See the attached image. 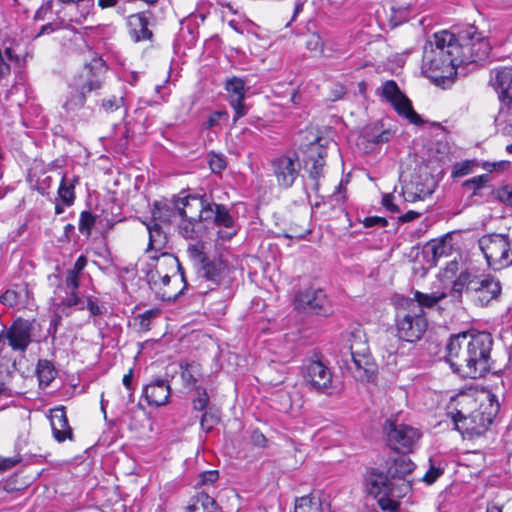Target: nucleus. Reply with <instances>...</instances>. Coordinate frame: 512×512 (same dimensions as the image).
Returning <instances> with one entry per match:
<instances>
[{
    "instance_id": "nucleus-18",
    "label": "nucleus",
    "mask_w": 512,
    "mask_h": 512,
    "mask_svg": "<svg viewBox=\"0 0 512 512\" xmlns=\"http://www.w3.org/2000/svg\"><path fill=\"white\" fill-rule=\"evenodd\" d=\"M32 330L31 322L18 318L9 328L3 329V333L13 351L25 353L32 342Z\"/></svg>"
},
{
    "instance_id": "nucleus-17",
    "label": "nucleus",
    "mask_w": 512,
    "mask_h": 512,
    "mask_svg": "<svg viewBox=\"0 0 512 512\" xmlns=\"http://www.w3.org/2000/svg\"><path fill=\"white\" fill-rule=\"evenodd\" d=\"M273 174L279 187L288 189L297 179L300 162L297 156L282 155L271 163Z\"/></svg>"
},
{
    "instance_id": "nucleus-58",
    "label": "nucleus",
    "mask_w": 512,
    "mask_h": 512,
    "mask_svg": "<svg viewBox=\"0 0 512 512\" xmlns=\"http://www.w3.org/2000/svg\"><path fill=\"white\" fill-rule=\"evenodd\" d=\"M442 473V469L431 465L429 470L423 475L422 480L428 484H432L442 475Z\"/></svg>"
},
{
    "instance_id": "nucleus-2",
    "label": "nucleus",
    "mask_w": 512,
    "mask_h": 512,
    "mask_svg": "<svg viewBox=\"0 0 512 512\" xmlns=\"http://www.w3.org/2000/svg\"><path fill=\"white\" fill-rule=\"evenodd\" d=\"M500 281L490 274H477L462 271L454 280L452 292L462 294L465 292L477 306H487L497 300L501 294Z\"/></svg>"
},
{
    "instance_id": "nucleus-26",
    "label": "nucleus",
    "mask_w": 512,
    "mask_h": 512,
    "mask_svg": "<svg viewBox=\"0 0 512 512\" xmlns=\"http://www.w3.org/2000/svg\"><path fill=\"white\" fill-rule=\"evenodd\" d=\"M170 386L165 380H156L148 384L144 389L145 398L149 405H165L170 397Z\"/></svg>"
},
{
    "instance_id": "nucleus-60",
    "label": "nucleus",
    "mask_w": 512,
    "mask_h": 512,
    "mask_svg": "<svg viewBox=\"0 0 512 512\" xmlns=\"http://www.w3.org/2000/svg\"><path fill=\"white\" fill-rule=\"evenodd\" d=\"M219 478V473L217 470H209L204 471L200 474V481L202 485H212Z\"/></svg>"
},
{
    "instance_id": "nucleus-3",
    "label": "nucleus",
    "mask_w": 512,
    "mask_h": 512,
    "mask_svg": "<svg viewBox=\"0 0 512 512\" xmlns=\"http://www.w3.org/2000/svg\"><path fill=\"white\" fill-rule=\"evenodd\" d=\"M364 480L366 491L377 499L383 511L396 512L399 507L397 499L411 490L409 481L403 480L400 484H396L386 474L375 468L367 470Z\"/></svg>"
},
{
    "instance_id": "nucleus-61",
    "label": "nucleus",
    "mask_w": 512,
    "mask_h": 512,
    "mask_svg": "<svg viewBox=\"0 0 512 512\" xmlns=\"http://www.w3.org/2000/svg\"><path fill=\"white\" fill-rule=\"evenodd\" d=\"M363 224L365 227H368V228L374 227V226L385 227L387 225V220L383 217L371 216V217H366L363 220Z\"/></svg>"
},
{
    "instance_id": "nucleus-29",
    "label": "nucleus",
    "mask_w": 512,
    "mask_h": 512,
    "mask_svg": "<svg viewBox=\"0 0 512 512\" xmlns=\"http://www.w3.org/2000/svg\"><path fill=\"white\" fill-rule=\"evenodd\" d=\"M215 223L214 225L224 227L227 231H218V237L222 240H229L236 235L235 219L231 215L230 210L223 204L215 207Z\"/></svg>"
},
{
    "instance_id": "nucleus-14",
    "label": "nucleus",
    "mask_w": 512,
    "mask_h": 512,
    "mask_svg": "<svg viewBox=\"0 0 512 512\" xmlns=\"http://www.w3.org/2000/svg\"><path fill=\"white\" fill-rule=\"evenodd\" d=\"M143 223L146 225L149 234V243L147 251H154L160 253V257L153 256L152 259L160 260L161 258L160 262H163V264H165L167 268L181 271L182 266L180 265L178 258L169 254L166 251L168 244V236L167 233L161 227V225L159 223Z\"/></svg>"
},
{
    "instance_id": "nucleus-21",
    "label": "nucleus",
    "mask_w": 512,
    "mask_h": 512,
    "mask_svg": "<svg viewBox=\"0 0 512 512\" xmlns=\"http://www.w3.org/2000/svg\"><path fill=\"white\" fill-rule=\"evenodd\" d=\"M490 83L498 94L501 110L506 108L512 113V68L495 70Z\"/></svg>"
},
{
    "instance_id": "nucleus-64",
    "label": "nucleus",
    "mask_w": 512,
    "mask_h": 512,
    "mask_svg": "<svg viewBox=\"0 0 512 512\" xmlns=\"http://www.w3.org/2000/svg\"><path fill=\"white\" fill-rule=\"evenodd\" d=\"M87 265V258L84 255H81L77 258L72 268L68 269L69 271H73L75 274L79 275L84 270Z\"/></svg>"
},
{
    "instance_id": "nucleus-35",
    "label": "nucleus",
    "mask_w": 512,
    "mask_h": 512,
    "mask_svg": "<svg viewBox=\"0 0 512 512\" xmlns=\"http://www.w3.org/2000/svg\"><path fill=\"white\" fill-rule=\"evenodd\" d=\"M56 371L49 360L40 359L36 367V375L40 387H47L55 378Z\"/></svg>"
},
{
    "instance_id": "nucleus-16",
    "label": "nucleus",
    "mask_w": 512,
    "mask_h": 512,
    "mask_svg": "<svg viewBox=\"0 0 512 512\" xmlns=\"http://www.w3.org/2000/svg\"><path fill=\"white\" fill-rule=\"evenodd\" d=\"M303 377L312 391L322 394L332 393V372L323 362L318 360L309 362L304 367Z\"/></svg>"
},
{
    "instance_id": "nucleus-53",
    "label": "nucleus",
    "mask_w": 512,
    "mask_h": 512,
    "mask_svg": "<svg viewBox=\"0 0 512 512\" xmlns=\"http://www.w3.org/2000/svg\"><path fill=\"white\" fill-rule=\"evenodd\" d=\"M488 179H489V177L487 174L475 176L471 179L466 180L464 182V186L476 191V190L482 188L488 182Z\"/></svg>"
},
{
    "instance_id": "nucleus-8",
    "label": "nucleus",
    "mask_w": 512,
    "mask_h": 512,
    "mask_svg": "<svg viewBox=\"0 0 512 512\" xmlns=\"http://www.w3.org/2000/svg\"><path fill=\"white\" fill-rule=\"evenodd\" d=\"M478 244L487 264L493 270H501L512 264L511 242L508 235L486 234L479 239Z\"/></svg>"
},
{
    "instance_id": "nucleus-36",
    "label": "nucleus",
    "mask_w": 512,
    "mask_h": 512,
    "mask_svg": "<svg viewBox=\"0 0 512 512\" xmlns=\"http://www.w3.org/2000/svg\"><path fill=\"white\" fill-rule=\"evenodd\" d=\"M181 378L186 387L195 389L196 383L201 377L200 366L196 363H181Z\"/></svg>"
},
{
    "instance_id": "nucleus-12",
    "label": "nucleus",
    "mask_w": 512,
    "mask_h": 512,
    "mask_svg": "<svg viewBox=\"0 0 512 512\" xmlns=\"http://www.w3.org/2000/svg\"><path fill=\"white\" fill-rule=\"evenodd\" d=\"M107 66L105 61L98 56L85 63L72 81L76 87H80L87 93L97 91L103 87Z\"/></svg>"
},
{
    "instance_id": "nucleus-40",
    "label": "nucleus",
    "mask_w": 512,
    "mask_h": 512,
    "mask_svg": "<svg viewBox=\"0 0 512 512\" xmlns=\"http://www.w3.org/2000/svg\"><path fill=\"white\" fill-rule=\"evenodd\" d=\"M187 254L197 269L209 259L204 251V244L201 242L189 244L187 248Z\"/></svg>"
},
{
    "instance_id": "nucleus-63",
    "label": "nucleus",
    "mask_w": 512,
    "mask_h": 512,
    "mask_svg": "<svg viewBox=\"0 0 512 512\" xmlns=\"http://www.w3.org/2000/svg\"><path fill=\"white\" fill-rule=\"evenodd\" d=\"M499 199L504 202L505 204L512 206V185L511 186H505L502 188L499 193Z\"/></svg>"
},
{
    "instance_id": "nucleus-22",
    "label": "nucleus",
    "mask_w": 512,
    "mask_h": 512,
    "mask_svg": "<svg viewBox=\"0 0 512 512\" xmlns=\"http://www.w3.org/2000/svg\"><path fill=\"white\" fill-rule=\"evenodd\" d=\"M227 264L221 258L208 259L202 266L198 268V276L202 280L210 282L208 286L213 290L226 277Z\"/></svg>"
},
{
    "instance_id": "nucleus-59",
    "label": "nucleus",
    "mask_w": 512,
    "mask_h": 512,
    "mask_svg": "<svg viewBox=\"0 0 512 512\" xmlns=\"http://www.w3.org/2000/svg\"><path fill=\"white\" fill-rule=\"evenodd\" d=\"M22 458L20 456H14V457H3L0 456V471H7L14 466H16L18 463H20Z\"/></svg>"
},
{
    "instance_id": "nucleus-10",
    "label": "nucleus",
    "mask_w": 512,
    "mask_h": 512,
    "mask_svg": "<svg viewBox=\"0 0 512 512\" xmlns=\"http://www.w3.org/2000/svg\"><path fill=\"white\" fill-rule=\"evenodd\" d=\"M472 379L485 376L492 369V335L488 332H468Z\"/></svg>"
},
{
    "instance_id": "nucleus-37",
    "label": "nucleus",
    "mask_w": 512,
    "mask_h": 512,
    "mask_svg": "<svg viewBox=\"0 0 512 512\" xmlns=\"http://www.w3.org/2000/svg\"><path fill=\"white\" fill-rule=\"evenodd\" d=\"M200 224L199 220L182 217V221L178 227L179 233L186 239H197L201 235Z\"/></svg>"
},
{
    "instance_id": "nucleus-31",
    "label": "nucleus",
    "mask_w": 512,
    "mask_h": 512,
    "mask_svg": "<svg viewBox=\"0 0 512 512\" xmlns=\"http://www.w3.org/2000/svg\"><path fill=\"white\" fill-rule=\"evenodd\" d=\"M415 468V464L411 461V459L406 455H399L394 459L393 463L388 468V473L393 478H398L401 482L404 477L410 474Z\"/></svg>"
},
{
    "instance_id": "nucleus-55",
    "label": "nucleus",
    "mask_w": 512,
    "mask_h": 512,
    "mask_svg": "<svg viewBox=\"0 0 512 512\" xmlns=\"http://www.w3.org/2000/svg\"><path fill=\"white\" fill-rule=\"evenodd\" d=\"M228 117H229V114L227 111L225 110H220V111H214L213 113L210 114V116L208 117V120L206 122V127L207 128H212V127H215L216 125H218V123L221 121V120H228Z\"/></svg>"
},
{
    "instance_id": "nucleus-62",
    "label": "nucleus",
    "mask_w": 512,
    "mask_h": 512,
    "mask_svg": "<svg viewBox=\"0 0 512 512\" xmlns=\"http://www.w3.org/2000/svg\"><path fill=\"white\" fill-rule=\"evenodd\" d=\"M394 196L391 194H385L382 198L383 206L390 211L391 213H398L399 208L396 204L393 203Z\"/></svg>"
},
{
    "instance_id": "nucleus-19",
    "label": "nucleus",
    "mask_w": 512,
    "mask_h": 512,
    "mask_svg": "<svg viewBox=\"0 0 512 512\" xmlns=\"http://www.w3.org/2000/svg\"><path fill=\"white\" fill-rule=\"evenodd\" d=\"M385 430L387 441L395 450H410L420 438V434L417 429L405 424H397L392 421L387 422Z\"/></svg>"
},
{
    "instance_id": "nucleus-25",
    "label": "nucleus",
    "mask_w": 512,
    "mask_h": 512,
    "mask_svg": "<svg viewBox=\"0 0 512 512\" xmlns=\"http://www.w3.org/2000/svg\"><path fill=\"white\" fill-rule=\"evenodd\" d=\"M79 284L80 276L75 274L73 271L67 270L64 282L67 295L57 303V309L59 311L64 312L65 309L82 303L78 292Z\"/></svg>"
},
{
    "instance_id": "nucleus-41",
    "label": "nucleus",
    "mask_w": 512,
    "mask_h": 512,
    "mask_svg": "<svg viewBox=\"0 0 512 512\" xmlns=\"http://www.w3.org/2000/svg\"><path fill=\"white\" fill-rule=\"evenodd\" d=\"M200 424L205 432H210L219 423L220 415L217 410L211 408L203 411Z\"/></svg>"
},
{
    "instance_id": "nucleus-38",
    "label": "nucleus",
    "mask_w": 512,
    "mask_h": 512,
    "mask_svg": "<svg viewBox=\"0 0 512 512\" xmlns=\"http://www.w3.org/2000/svg\"><path fill=\"white\" fill-rule=\"evenodd\" d=\"M294 512H323L319 498L303 496L296 500Z\"/></svg>"
},
{
    "instance_id": "nucleus-43",
    "label": "nucleus",
    "mask_w": 512,
    "mask_h": 512,
    "mask_svg": "<svg viewBox=\"0 0 512 512\" xmlns=\"http://www.w3.org/2000/svg\"><path fill=\"white\" fill-rule=\"evenodd\" d=\"M96 223V216L89 211H82L79 218L78 229L80 233L89 237L92 232V228Z\"/></svg>"
},
{
    "instance_id": "nucleus-51",
    "label": "nucleus",
    "mask_w": 512,
    "mask_h": 512,
    "mask_svg": "<svg viewBox=\"0 0 512 512\" xmlns=\"http://www.w3.org/2000/svg\"><path fill=\"white\" fill-rule=\"evenodd\" d=\"M159 311L156 309L146 310L142 314H139L135 320L138 321L139 328L143 331H147L150 328V324L153 318L158 315Z\"/></svg>"
},
{
    "instance_id": "nucleus-23",
    "label": "nucleus",
    "mask_w": 512,
    "mask_h": 512,
    "mask_svg": "<svg viewBox=\"0 0 512 512\" xmlns=\"http://www.w3.org/2000/svg\"><path fill=\"white\" fill-rule=\"evenodd\" d=\"M50 424L54 439L62 443L65 440H73V430L69 426L65 407L58 406L50 411Z\"/></svg>"
},
{
    "instance_id": "nucleus-42",
    "label": "nucleus",
    "mask_w": 512,
    "mask_h": 512,
    "mask_svg": "<svg viewBox=\"0 0 512 512\" xmlns=\"http://www.w3.org/2000/svg\"><path fill=\"white\" fill-rule=\"evenodd\" d=\"M196 396L192 399L193 409L196 411L203 412L207 410L209 404V395L204 387H195Z\"/></svg>"
},
{
    "instance_id": "nucleus-13",
    "label": "nucleus",
    "mask_w": 512,
    "mask_h": 512,
    "mask_svg": "<svg viewBox=\"0 0 512 512\" xmlns=\"http://www.w3.org/2000/svg\"><path fill=\"white\" fill-rule=\"evenodd\" d=\"M295 307L304 312L327 316L332 312L330 301L321 288L308 287L295 295Z\"/></svg>"
},
{
    "instance_id": "nucleus-48",
    "label": "nucleus",
    "mask_w": 512,
    "mask_h": 512,
    "mask_svg": "<svg viewBox=\"0 0 512 512\" xmlns=\"http://www.w3.org/2000/svg\"><path fill=\"white\" fill-rule=\"evenodd\" d=\"M204 209L203 212H201L198 216V219L200 223L202 222H209V223H215V207L219 206V204L214 202H209L206 198L204 201Z\"/></svg>"
},
{
    "instance_id": "nucleus-46",
    "label": "nucleus",
    "mask_w": 512,
    "mask_h": 512,
    "mask_svg": "<svg viewBox=\"0 0 512 512\" xmlns=\"http://www.w3.org/2000/svg\"><path fill=\"white\" fill-rule=\"evenodd\" d=\"M208 164L211 171L215 174H220L227 167L226 157L222 154L209 153Z\"/></svg>"
},
{
    "instance_id": "nucleus-7",
    "label": "nucleus",
    "mask_w": 512,
    "mask_h": 512,
    "mask_svg": "<svg viewBox=\"0 0 512 512\" xmlns=\"http://www.w3.org/2000/svg\"><path fill=\"white\" fill-rule=\"evenodd\" d=\"M396 336L406 342H416L422 338L427 330L428 322L419 305H408L396 314Z\"/></svg>"
},
{
    "instance_id": "nucleus-27",
    "label": "nucleus",
    "mask_w": 512,
    "mask_h": 512,
    "mask_svg": "<svg viewBox=\"0 0 512 512\" xmlns=\"http://www.w3.org/2000/svg\"><path fill=\"white\" fill-rule=\"evenodd\" d=\"M205 197L187 196L179 198L175 203V208L181 217L197 220L204 209Z\"/></svg>"
},
{
    "instance_id": "nucleus-6",
    "label": "nucleus",
    "mask_w": 512,
    "mask_h": 512,
    "mask_svg": "<svg viewBox=\"0 0 512 512\" xmlns=\"http://www.w3.org/2000/svg\"><path fill=\"white\" fill-rule=\"evenodd\" d=\"M167 267L163 262H159L155 271H150L147 275L148 283L155 291L156 295L163 301H175L186 288V279L184 270H172L165 272L164 268Z\"/></svg>"
},
{
    "instance_id": "nucleus-54",
    "label": "nucleus",
    "mask_w": 512,
    "mask_h": 512,
    "mask_svg": "<svg viewBox=\"0 0 512 512\" xmlns=\"http://www.w3.org/2000/svg\"><path fill=\"white\" fill-rule=\"evenodd\" d=\"M473 162L464 161L456 163L452 170V177H462L468 175L472 171Z\"/></svg>"
},
{
    "instance_id": "nucleus-11",
    "label": "nucleus",
    "mask_w": 512,
    "mask_h": 512,
    "mask_svg": "<svg viewBox=\"0 0 512 512\" xmlns=\"http://www.w3.org/2000/svg\"><path fill=\"white\" fill-rule=\"evenodd\" d=\"M468 332L452 335L446 345L445 359L453 372L463 378L472 379Z\"/></svg>"
},
{
    "instance_id": "nucleus-57",
    "label": "nucleus",
    "mask_w": 512,
    "mask_h": 512,
    "mask_svg": "<svg viewBox=\"0 0 512 512\" xmlns=\"http://www.w3.org/2000/svg\"><path fill=\"white\" fill-rule=\"evenodd\" d=\"M0 302L10 307L16 306L18 304L17 292L14 290L5 291L0 297Z\"/></svg>"
},
{
    "instance_id": "nucleus-9",
    "label": "nucleus",
    "mask_w": 512,
    "mask_h": 512,
    "mask_svg": "<svg viewBox=\"0 0 512 512\" xmlns=\"http://www.w3.org/2000/svg\"><path fill=\"white\" fill-rule=\"evenodd\" d=\"M456 59L459 66L485 60L491 50L489 41L474 27L464 31L457 39Z\"/></svg>"
},
{
    "instance_id": "nucleus-24",
    "label": "nucleus",
    "mask_w": 512,
    "mask_h": 512,
    "mask_svg": "<svg viewBox=\"0 0 512 512\" xmlns=\"http://www.w3.org/2000/svg\"><path fill=\"white\" fill-rule=\"evenodd\" d=\"M393 135L394 132L391 129H385L383 124L377 122L367 125L360 138L367 143L366 150H374L377 146L389 142Z\"/></svg>"
},
{
    "instance_id": "nucleus-4",
    "label": "nucleus",
    "mask_w": 512,
    "mask_h": 512,
    "mask_svg": "<svg viewBox=\"0 0 512 512\" xmlns=\"http://www.w3.org/2000/svg\"><path fill=\"white\" fill-rule=\"evenodd\" d=\"M498 411L499 404L494 399V395H490L487 403L480 404L477 409L469 413H466L463 408L456 410L452 413V420L455 428L463 435L481 436L492 424Z\"/></svg>"
},
{
    "instance_id": "nucleus-50",
    "label": "nucleus",
    "mask_w": 512,
    "mask_h": 512,
    "mask_svg": "<svg viewBox=\"0 0 512 512\" xmlns=\"http://www.w3.org/2000/svg\"><path fill=\"white\" fill-rule=\"evenodd\" d=\"M403 93L398 88L397 84L393 80L386 81L382 86V95L390 103L396 98L400 97Z\"/></svg>"
},
{
    "instance_id": "nucleus-33",
    "label": "nucleus",
    "mask_w": 512,
    "mask_h": 512,
    "mask_svg": "<svg viewBox=\"0 0 512 512\" xmlns=\"http://www.w3.org/2000/svg\"><path fill=\"white\" fill-rule=\"evenodd\" d=\"M395 110L399 115L404 116L413 124H419L421 122L420 116L413 110L411 101L402 94L391 102Z\"/></svg>"
},
{
    "instance_id": "nucleus-28",
    "label": "nucleus",
    "mask_w": 512,
    "mask_h": 512,
    "mask_svg": "<svg viewBox=\"0 0 512 512\" xmlns=\"http://www.w3.org/2000/svg\"><path fill=\"white\" fill-rule=\"evenodd\" d=\"M86 97L87 92L80 87H76V85L71 82L68 91L63 97L62 108L67 114H73L84 107Z\"/></svg>"
},
{
    "instance_id": "nucleus-15",
    "label": "nucleus",
    "mask_w": 512,
    "mask_h": 512,
    "mask_svg": "<svg viewBox=\"0 0 512 512\" xmlns=\"http://www.w3.org/2000/svg\"><path fill=\"white\" fill-rule=\"evenodd\" d=\"M224 89L227 94V101L234 111L233 122H237L249 112V106L245 103L249 87L246 80L237 76L225 80Z\"/></svg>"
},
{
    "instance_id": "nucleus-30",
    "label": "nucleus",
    "mask_w": 512,
    "mask_h": 512,
    "mask_svg": "<svg viewBox=\"0 0 512 512\" xmlns=\"http://www.w3.org/2000/svg\"><path fill=\"white\" fill-rule=\"evenodd\" d=\"M187 512H222V510L214 498L207 493H199L192 499Z\"/></svg>"
},
{
    "instance_id": "nucleus-52",
    "label": "nucleus",
    "mask_w": 512,
    "mask_h": 512,
    "mask_svg": "<svg viewBox=\"0 0 512 512\" xmlns=\"http://www.w3.org/2000/svg\"><path fill=\"white\" fill-rule=\"evenodd\" d=\"M321 152L318 153V159L313 158V164L309 170V178H321L323 176L324 160Z\"/></svg>"
},
{
    "instance_id": "nucleus-39",
    "label": "nucleus",
    "mask_w": 512,
    "mask_h": 512,
    "mask_svg": "<svg viewBox=\"0 0 512 512\" xmlns=\"http://www.w3.org/2000/svg\"><path fill=\"white\" fill-rule=\"evenodd\" d=\"M174 215L175 211L173 208L156 202L152 210V220L149 223H170Z\"/></svg>"
},
{
    "instance_id": "nucleus-45",
    "label": "nucleus",
    "mask_w": 512,
    "mask_h": 512,
    "mask_svg": "<svg viewBox=\"0 0 512 512\" xmlns=\"http://www.w3.org/2000/svg\"><path fill=\"white\" fill-rule=\"evenodd\" d=\"M305 46L309 51L313 52L316 55L324 54V42L321 36L317 33H312L308 35L305 42Z\"/></svg>"
},
{
    "instance_id": "nucleus-56",
    "label": "nucleus",
    "mask_w": 512,
    "mask_h": 512,
    "mask_svg": "<svg viewBox=\"0 0 512 512\" xmlns=\"http://www.w3.org/2000/svg\"><path fill=\"white\" fill-rule=\"evenodd\" d=\"M249 442L255 447L264 448L267 444V438L258 429H254L250 433Z\"/></svg>"
},
{
    "instance_id": "nucleus-47",
    "label": "nucleus",
    "mask_w": 512,
    "mask_h": 512,
    "mask_svg": "<svg viewBox=\"0 0 512 512\" xmlns=\"http://www.w3.org/2000/svg\"><path fill=\"white\" fill-rule=\"evenodd\" d=\"M124 106V97L111 96L105 98L101 102V108L106 113H112L116 110L121 109Z\"/></svg>"
},
{
    "instance_id": "nucleus-32",
    "label": "nucleus",
    "mask_w": 512,
    "mask_h": 512,
    "mask_svg": "<svg viewBox=\"0 0 512 512\" xmlns=\"http://www.w3.org/2000/svg\"><path fill=\"white\" fill-rule=\"evenodd\" d=\"M78 177L69 179L64 175L61 179L57 194L60 201L67 207L74 204L75 201V185L78 183Z\"/></svg>"
},
{
    "instance_id": "nucleus-1",
    "label": "nucleus",
    "mask_w": 512,
    "mask_h": 512,
    "mask_svg": "<svg viewBox=\"0 0 512 512\" xmlns=\"http://www.w3.org/2000/svg\"><path fill=\"white\" fill-rule=\"evenodd\" d=\"M459 49L453 33L447 30L434 33L423 47L422 73L436 85L451 83L459 67L456 59Z\"/></svg>"
},
{
    "instance_id": "nucleus-34",
    "label": "nucleus",
    "mask_w": 512,
    "mask_h": 512,
    "mask_svg": "<svg viewBox=\"0 0 512 512\" xmlns=\"http://www.w3.org/2000/svg\"><path fill=\"white\" fill-rule=\"evenodd\" d=\"M447 296L445 292H431V293H422L420 291H416L414 293L415 302H410L408 305H419L421 309L424 308H432L442 299Z\"/></svg>"
},
{
    "instance_id": "nucleus-20",
    "label": "nucleus",
    "mask_w": 512,
    "mask_h": 512,
    "mask_svg": "<svg viewBox=\"0 0 512 512\" xmlns=\"http://www.w3.org/2000/svg\"><path fill=\"white\" fill-rule=\"evenodd\" d=\"M153 13L150 10L131 14L127 18V28L131 39L138 43L152 41L154 34L150 29Z\"/></svg>"
},
{
    "instance_id": "nucleus-44",
    "label": "nucleus",
    "mask_w": 512,
    "mask_h": 512,
    "mask_svg": "<svg viewBox=\"0 0 512 512\" xmlns=\"http://www.w3.org/2000/svg\"><path fill=\"white\" fill-rule=\"evenodd\" d=\"M427 248L431 251L433 260H437L447 255L450 250L444 239L430 241Z\"/></svg>"
},
{
    "instance_id": "nucleus-5",
    "label": "nucleus",
    "mask_w": 512,
    "mask_h": 512,
    "mask_svg": "<svg viewBox=\"0 0 512 512\" xmlns=\"http://www.w3.org/2000/svg\"><path fill=\"white\" fill-rule=\"evenodd\" d=\"M341 369H345L357 381L370 382L377 373V365L365 341L354 340L348 351L342 352Z\"/></svg>"
},
{
    "instance_id": "nucleus-49",
    "label": "nucleus",
    "mask_w": 512,
    "mask_h": 512,
    "mask_svg": "<svg viewBox=\"0 0 512 512\" xmlns=\"http://www.w3.org/2000/svg\"><path fill=\"white\" fill-rule=\"evenodd\" d=\"M87 309L92 316H101L106 312V307L101 304L96 298L88 296L86 299V306H80V310Z\"/></svg>"
}]
</instances>
